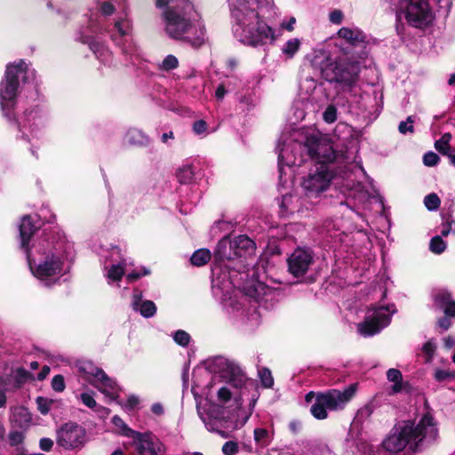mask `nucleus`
<instances>
[{
	"mask_svg": "<svg viewBox=\"0 0 455 455\" xmlns=\"http://www.w3.org/2000/svg\"><path fill=\"white\" fill-rule=\"evenodd\" d=\"M273 8V0H230L232 32L242 44L259 46L275 40V31L263 16Z\"/></svg>",
	"mask_w": 455,
	"mask_h": 455,
	"instance_id": "nucleus-1",
	"label": "nucleus"
},
{
	"mask_svg": "<svg viewBox=\"0 0 455 455\" xmlns=\"http://www.w3.org/2000/svg\"><path fill=\"white\" fill-rule=\"evenodd\" d=\"M161 11L164 31L172 39L183 41L194 48L204 44L205 28L190 0H154Z\"/></svg>",
	"mask_w": 455,
	"mask_h": 455,
	"instance_id": "nucleus-2",
	"label": "nucleus"
},
{
	"mask_svg": "<svg viewBox=\"0 0 455 455\" xmlns=\"http://www.w3.org/2000/svg\"><path fill=\"white\" fill-rule=\"evenodd\" d=\"M69 243L55 236L33 241L25 251L33 275L46 286L54 283L64 273Z\"/></svg>",
	"mask_w": 455,
	"mask_h": 455,
	"instance_id": "nucleus-3",
	"label": "nucleus"
},
{
	"mask_svg": "<svg viewBox=\"0 0 455 455\" xmlns=\"http://www.w3.org/2000/svg\"><path fill=\"white\" fill-rule=\"evenodd\" d=\"M438 437L436 422L430 412L425 413L417 426L411 421L396 424L383 440V448L391 453L402 451L407 445L413 451L421 450L424 443H433Z\"/></svg>",
	"mask_w": 455,
	"mask_h": 455,
	"instance_id": "nucleus-4",
	"label": "nucleus"
},
{
	"mask_svg": "<svg viewBox=\"0 0 455 455\" xmlns=\"http://www.w3.org/2000/svg\"><path fill=\"white\" fill-rule=\"evenodd\" d=\"M307 150V157L315 159L316 164H325L332 162L335 159V151L330 140L323 136L318 132H314L306 136L303 144L292 143L283 146L279 149L278 153V166H279V178L281 183H286V175L284 167L291 168L292 166H300L306 158L303 156L297 157L293 155L294 151Z\"/></svg>",
	"mask_w": 455,
	"mask_h": 455,
	"instance_id": "nucleus-5",
	"label": "nucleus"
},
{
	"mask_svg": "<svg viewBox=\"0 0 455 455\" xmlns=\"http://www.w3.org/2000/svg\"><path fill=\"white\" fill-rule=\"evenodd\" d=\"M20 78L24 84L36 79L35 70L28 68L22 60L7 65L4 78L0 83V105L4 115L9 119L12 117V110L16 103Z\"/></svg>",
	"mask_w": 455,
	"mask_h": 455,
	"instance_id": "nucleus-6",
	"label": "nucleus"
},
{
	"mask_svg": "<svg viewBox=\"0 0 455 455\" xmlns=\"http://www.w3.org/2000/svg\"><path fill=\"white\" fill-rule=\"evenodd\" d=\"M321 72L327 82L339 84L343 92H352L359 78L360 66L356 61H332L323 67Z\"/></svg>",
	"mask_w": 455,
	"mask_h": 455,
	"instance_id": "nucleus-7",
	"label": "nucleus"
},
{
	"mask_svg": "<svg viewBox=\"0 0 455 455\" xmlns=\"http://www.w3.org/2000/svg\"><path fill=\"white\" fill-rule=\"evenodd\" d=\"M355 391V385H350L343 391L332 389L327 393H319L310 411L315 419H324L328 416L327 410L342 409L352 399Z\"/></svg>",
	"mask_w": 455,
	"mask_h": 455,
	"instance_id": "nucleus-8",
	"label": "nucleus"
},
{
	"mask_svg": "<svg viewBox=\"0 0 455 455\" xmlns=\"http://www.w3.org/2000/svg\"><path fill=\"white\" fill-rule=\"evenodd\" d=\"M77 369L84 378L110 401H116L119 395V387L115 380L110 379L105 371L90 361H82L77 363Z\"/></svg>",
	"mask_w": 455,
	"mask_h": 455,
	"instance_id": "nucleus-9",
	"label": "nucleus"
},
{
	"mask_svg": "<svg viewBox=\"0 0 455 455\" xmlns=\"http://www.w3.org/2000/svg\"><path fill=\"white\" fill-rule=\"evenodd\" d=\"M395 312L394 304L374 306L369 308L364 321L357 324L358 332L364 337L379 333L390 323L391 317Z\"/></svg>",
	"mask_w": 455,
	"mask_h": 455,
	"instance_id": "nucleus-10",
	"label": "nucleus"
},
{
	"mask_svg": "<svg viewBox=\"0 0 455 455\" xmlns=\"http://www.w3.org/2000/svg\"><path fill=\"white\" fill-rule=\"evenodd\" d=\"M399 9L408 23L415 28L427 27L435 18L428 3L424 0H400Z\"/></svg>",
	"mask_w": 455,
	"mask_h": 455,
	"instance_id": "nucleus-11",
	"label": "nucleus"
},
{
	"mask_svg": "<svg viewBox=\"0 0 455 455\" xmlns=\"http://www.w3.org/2000/svg\"><path fill=\"white\" fill-rule=\"evenodd\" d=\"M332 178L333 173L327 164H315L303 179L301 186L307 196H317L330 187Z\"/></svg>",
	"mask_w": 455,
	"mask_h": 455,
	"instance_id": "nucleus-12",
	"label": "nucleus"
},
{
	"mask_svg": "<svg viewBox=\"0 0 455 455\" xmlns=\"http://www.w3.org/2000/svg\"><path fill=\"white\" fill-rule=\"evenodd\" d=\"M255 243L246 235H238L232 240L225 237L217 245L215 254L220 259H234L244 257L254 251Z\"/></svg>",
	"mask_w": 455,
	"mask_h": 455,
	"instance_id": "nucleus-13",
	"label": "nucleus"
},
{
	"mask_svg": "<svg viewBox=\"0 0 455 455\" xmlns=\"http://www.w3.org/2000/svg\"><path fill=\"white\" fill-rule=\"evenodd\" d=\"M132 447L136 455H164L165 451L163 443L149 433H134Z\"/></svg>",
	"mask_w": 455,
	"mask_h": 455,
	"instance_id": "nucleus-14",
	"label": "nucleus"
},
{
	"mask_svg": "<svg viewBox=\"0 0 455 455\" xmlns=\"http://www.w3.org/2000/svg\"><path fill=\"white\" fill-rule=\"evenodd\" d=\"M85 442V430L76 424L67 423L58 431L57 443L65 449H75Z\"/></svg>",
	"mask_w": 455,
	"mask_h": 455,
	"instance_id": "nucleus-15",
	"label": "nucleus"
},
{
	"mask_svg": "<svg viewBox=\"0 0 455 455\" xmlns=\"http://www.w3.org/2000/svg\"><path fill=\"white\" fill-rule=\"evenodd\" d=\"M313 261L311 251L298 248L287 259L289 272L295 277L303 276L308 271Z\"/></svg>",
	"mask_w": 455,
	"mask_h": 455,
	"instance_id": "nucleus-16",
	"label": "nucleus"
},
{
	"mask_svg": "<svg viewBox=\"0 0 455 455\" xmlns=\"http://www.w3.org/2000/svg\"><path fill=\"white\" fill-rule=\"evenodd\" d=\"M108 260L111 263L107 273L108 283L120 281L125 271H127V266L132 265V263L123 255L121 249L117 246L111 249Z\"/></svg>",
	"mask_w": 455,
	"mask_h": 455,
	"instance_id": "nucleus-17",
	"label": "nucleus"
},
{
	"mask_svg": "<svg viewBox=\"0 0 455 455\" xmlns=\"http://www.w3.org/2000/svg\"><path fill=\"white\" fill-rule=\"evenodd\" d=\"M131 306L145 318L152 317L156 312V304L151 300H143L142 291L139 289L133 290Z\"/></svg>",
	"mask_w": 455,
	"mask_h": 455,
	"instance_id": "nucleus-18",
	"label": "nucleus"
},
{
	"mask_svg": "<svg viewBox=\"0 0 455 455\" xmlns=\"http://www.w3.org/2000/svg\"><path fill=\"white\" fill-rule=\"evenodd\" d=\"M38 228L37 217L26 215L21 219L20 225V247L26 251L29 245L30 238Z\"/></svg>",
	"mask_w": 455,
	"mask_h": 455,
	"instance_id": "nucleus-19",
	"label": "nucleus"
},
{
	"mask_svg": "<svg viewBox=\"0 0 455 455\" xmlns=\"http://www.w3.org/2000/svg\"><path fill=\"white\" fill-rule=\"evenodd\" d=\"M201 419L204 421L205 427L211 432H217L222 436H225L224 431L221 429L227 427L226 421L223 418L219 417L215 411L214 407L210 410L206 414L198 411Z\"/></svg>",
	"mask_w": 455,
	"mask_h": 455,
	"instance_id": "nucleus-20",
	"label": "nucleus"
},
{
	"mask_svg": "<svg viewBox=\"0 0 455 455\" xmlns=\"http://www.w3.org/2000/svg\"><path fill=\"white\" fill-rule=\"evenodd\" d=\"M115 29L116 30L118 36L116 34L111 35L112 40L115 41L117 44H119L120 42L118 41V38L120 37L124 40V43L129 44V50L124 49L123 52L124 53L132 54V50L129 43V36L132 30L130 20L126 17L117 20L115 22Z\"/></svg>",
	"mask_w": 455,
	"mask_h": 455,
	"instance_id": "nucleus-21",
	"label": "nucleus"
},
{
	"mask_svg": "<svg viewBox=\"0 0 455 455\" xmlns=\"http://www.w3.org/2000/svg\"><path fill=\"white\" fill-rule=\"evenodd\" d=\"M247 298L240 291L234 290L231 294L225 293L222 299L223 307L228 313L240 311Z\"/></svg>",
	"mask_w": 455,
	"mask_h": 455,
	"instance_id": "nucleus-22",
	"label": "nucleus"
},
{
	"mask_svg": "<svg viewBox=\"0 0 455 455\" xmlns=\"http://www.w3.org/2000/svg\"><path fill=\"white\" fill-rule=\"evenodd\" d=\"M387 379L393 383L389 390L390 395L401 393L408 387V383L403 381L402 372L397 369H389L387 371Z\"/></svg>",
	"mask_w": 455,
	"mask_h": 455,
	"instance_id": "nucleus-23",
	"label": "nucleus"
},
{
	"mask_svg": "<svg viewBox=\"0 0 455 455\" xmlns=\"http://www.w3.org/2000/svg\"><path fill=\"white\" fill-rule=\"evenodd\" d=\"M338 36L353 45L363 43L366 39L363 32L357 28L343 27L338 31Z\"/></svg>",
	"mask_w": 455,
	"mask_h": 455,
	"instance_id": "nucleus-24",
	"label": "nucleus"
},
{
	"mask_svg": "<svg viewBox=\"0 0 455 455\" xmlns=\"http://www.w3.org/2000/svg\"><path fill=\"white\" fill-rule=\"evenodd\" d=\"M435 302L443 309L446 315L455 317V300L451 299V293L440 291L435 295Z\"/></svg>",
	"mask_w": 455,
	"mask_h": 455,
	"instance_id": "nucleus-25",
	"label": "nucleus"
},
{
	"mask_svg": "<svg viewBox=\"0 0 455 455\" xmlns=\"http://www.w3.org/2000/svg\"><path fill=\"white\" fill-rule=\"evenodd\" d=\"M125 140L132 146L144 147L150 143V139L142 131L131 128L125 134Z\"/></svg>",
	"mask_w": 455,
	"mask_h": 455,
	"instance_id": "nucleus-26",
	"label": "nucleus"
},
{
	"mask_svg": "<svg viewBox=\"0 0 455 455\" xmlns=\"http://www.w3.org/2000/svg\"><path fill=\"white\" fill-rule=\"evenodd\" d=\"M11 421L20 428H27L30 424L31 416L26 408L16 407L12 411Z\"/></svg>",
	"mask_w": 455,
	"mask_h": 455,
	"instance_id": "nucleus-27",
	"label": "nucleus"
},
{
	"mask_svg": "<svg viewBox=\"0 0 455 455\" xmlns=\"http://www.w3.org/2000/svg\"><path fill=\"white\" fill-rule=\"evenodd\" d=\"M29 116H30L28 117L26 122H24L23 128L27 129V122H28L30 135L33 138H39L42 134L41 128L43 126V121H42L41 117L37 116L36 114L33 115V113L31 112L29 114Z\"/></svg>",
	"mask_w": 455,
	"mask_h": 455,
	"instance_id": "nucleus-28",
	"label": "nucleus"
},
{
	"mask_svg": "<svg viewBox=\"0 0 455 455\" xmlns=\"http://www.w3.org/2000/svg\"><path fill=\"white\" fill-rule=\"evenodd\" d=\"M218 400L223 405L228 403L234 397V402L236 405V408H240L242 405L241 397H235V395L232 393L230 387L228 386H222L217 390Z\"/></svg>",
	"mask_w": 455,
	"mask_h": 455,
	"instance_id": "nucleus-29",
	"label": "nucleus"
},
{
	"mask_svg": "<svg viewBox=\"0 0 455 455\" xmlns=\"http://www.w3.org/2000/svg\"><path fill=\"white\" fill-rule=\"evenodd\" d=\"M176 176L180 183L188 184L194 180L195 171L192 164H186L178 168Z\"/></svg>",
	"mask_w": 455,
	"mask_h": 455,
	"instance_id": "nucleus-30",
	"label": "nucleus"
},
{
	"mask_svg": "<svg viewBox=\"0 0 455 455\" xmlns=\"http://www.w3.org/2000/svg\"><path fill=\"white\" fill-rule=\"evenodd\" d=\"M90 48L100 61L108 65L111 64L112 54L107 47L100 43H92Z\"/></svg>",
	"mask_w": 455,
	"mask_h": 455,
	"instance_id": "nucleus-31",
	"label": "nucleus"
},
{
	"mask_svg": "<svg viewBox=\"0 0 455 455\" xmlns=\"http://www.w3.org/2000/svg\"><path fill=\"white\" fill-rule=\"evenodd\" d=\"M211 251L207 249H199L196 251L190 258L194 266L201 267L205 265L211 259Z\"/></svg>",
	"mask_w": 455,
	"mask_h": 455,
	"instance_id": "nucleus-32",
	"label": "nucleus"
},
{
	"mask_svg": "<svg viewBox=\"0 0 455 455\" xmlns=\"http://www.w3.org/2000/svg\"><path fill=\"white\" fill-rule=\"evenodd\" d=\"M254 441L260 447H267L271 443L272 437L265 428H255L253 432Z\"/></svg>",
	"mask_w": 455,
	"mask_h": 455,
	"instance_id": "nucleus-33",
	"label": "nucleus"
},
{
	"mask_svg": "<svg viewBox=\"0 0 455 455\" xmlns=\"http://www.w3.org/2000/svg\"><path fill=\"white\" fill-rule=\"evenodd\" d=\"M301 45V42L298 38H292L288 40L282 47V52L289 59L298 52Z\"/></svg>",
	"mask_w": 455,
	"mask_h": 455,
	"instance_id": "nucleus-34",
	"label": "nucleus"
},
{
	"mask_svg": "<svg viewBox=\"0 0 455 455\" xmlns=\"http://www.w3.org/2000/svg\"><path fill=\"white\" fill-rule=\"evenodd\" d=\"M25 439L24 433L22 431L12 430L8 435V441L11 446L16 447L17 451L21 454L23 448L21 444Z\"/></svg>",
	"mask_w": 455,
	"mask_h": 455,
	"instance_id": "nucleus-35",
	"label": "nucleus"
},
{
	"mask_svg": "<svg viewBox=\"0 0 455 455\" xmlns=\"http://www.w3.org/2000/svg\"><path fill=\"white\" fill-rule=\"evenodd\" d=\"M451 139V135L450 133H444L440 140H436L435 143V149L443 154L448 156V154L452 151V149L450 148L449 143Z\"/></svg>",
	"mask_w": 455,
	"mask_h": 455,
	"instance_id": "nucleus-36",
	"label": "nucleus"
},
{
	"mask_svg": "<svg viewBox=\"0 0 455 455\" xmlns=\"http://www.w3.org/2000/svg\"><path fill=\"white\" fill-rule=\"evenodd\" d=\"M80 400L82 403L90 409H95L97 411H100V409L103 410L106 413H109V411L104 407L98 406L92 393H82L80 395Z\"/></svg>",
	"mask_w": 455,
	"mask_h": 455,
	"instance_id": "nucleus-37",
	"label": "nucleus"
},
{
	"mask_svg": "<svg viewBox=\"0 0 455 455\" xmlns=\"http://www.w3.org/2000/svg\"><path fill=\"white\" fill-rule=\"evenodd\" d=\"M429 248L433 253L440 254L446 249V243L440 235H435L431 239Z\"/></svg>",
	"mask_w": 455,
	"mask_h": 455,
	"instance_id": "nucleus-38",
	"label": "nucleus"
},
{
	"mask_svg": "<svg viewBox=\"0 0 455 455\" xmlns=\"http://www.w3.org/2000/svg\"><path fill=\"white\" fill-rule=\"evenodd\" d=\"M424 204L428 211H436L441 204V200L435 193H431L425 196Z\"/></svg>",
	"mask_w": 455,
	"mask_h": 455,
	"instance_id": "nucleus-39",
	"label": "nucleus"
},
{
	"mask_svg": "<svg viewBox=\"0 0 455 455\" xmlns=\"http://www.w3.org/2000/svg\"><path fill=\"white\" fill-rule=\"evenodd\" d=\"M112 422L116 427H118L122 431V434L125 436L132 437L134 435V433H137L136 431H133L132 429L129 428L119 416H114L112 419Z\"/></svg>",
	"mask_w": 455,
	"mask_h": 455,
	"instance_id": "nucleus-40",
	"label": "nucleus"
},
{
	"mask_svg": "<svg viewBox=\"0 0 455 455\" xmlns=\"http://www.w3.org/2000/svg\"><path fill=\"white\" fill-rule=\"evenodd\" d=\"M357 449L360 455H379L378 448L364 441L358 443Z\"/></svg>",
	"mask_w": 455,
	"mask_h": 455,
	"instance_id": "nucleus-41",
	"label": "nucleus"
},
{
	"mask_svg": "<svg viewBox=\"0 0 455 455\" xmlns=\"http://www.w3.org/2000/svg\"><path fill=\"white\" fill-rule=\"evenodd\" d=\"M258 375L260 379L262 385L265 387H271L274 384V379L272 377L271 371L267 368H261L258 371Z\"/></svg>",
	"mask_w": 455,
	"mask_h": 455,
	"instance_id": "nucleus-42",
	"label": "nucleus"
},
{
	"mask_svg": "<svg viewBox=\"0 0 455 455\" xmlns=\"http://www.w3.org/2000/svg\"><path fill=\"white\" fill-rule=\"evenodd\" d=\"M178 65V59L174 55L169 54L164 58V60L160 64V68L164 71H169L176 68Z\"/></svg>",
	"mask_w": 455,
	"mask_h": 455,
	"instance_id": "nucleus-43",
	"label": "nucleus"
},
{
	"mask_svg": "<svg viewBox=\"0 0 455 455\" xmlns=\"http://www.w3.org/2000/svg\"><path fill=\"white\" fill-rule=\"evenodd\" d=\"M173 339L178 345L186 347L190 341V336L187 331L179 330L173 333Z\"/></svg>",
	"mask_w": 455,
	"mask_h": 455,
	"instance_id": "nucleus-44",
	"label": "nucleus"
},
{
	"mask_svg": "<svg viewBox=\"0 0 455 455\" xmlns=\"http://www.w3.org/2000/svg\"><path fill=\"white\" fill-rule=\"evenodd\" d=\"M323 120L328 124H332L337 119V108L333 105H329L323 114Z\"/></svg>",
	"mask_w": 455,
	"mask_h": 455,
	"instance_id": "nucleus-45",
	"label": "nucleus"
},
{
	"mask_svg": "<svg viewBox=\"0 0 455 455\" xmlns=\"http://www.w3.org/2000/svg\"><path fill=\"white\" fill-rule=\"evenodd\" d=\"M52 403V400L44 397H38L36 399L37 408L43 415H46L49 412Z\"/></svg>",
	"mask_w": 455,
	"mask_h": 455,
	"instance_id": "nucleus-46",
	"label": "nucleus"
},
{
	"mask_svg": "<svg viewBox=\"0 0 455 455\" xmlns=\"http://www.w3.org/2000/svg\"><path fill=\"white\" fill-rule=\"evenodd\" d=\"M454 378H455V372L448 371V370L437 369L435 371V379L439 382L452 379Z\"/></svg>",
	"mask_w": 455,
	"mask_h": 455,
	"instance_id": "nucleus-47",
	"label": "nucleus"
},
{
	"mask_svg": "<svg viewBox=\"0 0 455 455\" xmlns=\"http://www.w3.org/2000/svg\"><path fill=\"white\" fill-rule=\"evenodd\" d=\"M239 451L238 443L233 441L226 442L222 446V452L225 455H235Z\"/></svg>",
	"mask_w": 455,
	"mask_h": 455,
	"instance_id": "nucleus-48",
	"label": "nucleus"
},
{
	"mask_svg": "<svg viewBox=\"0 0 455 455\" xmlns=\"http://www.w3.org/2000/svg\"><path fill=\"white\" fill-rule=\"evenodd\" d=\"M440 157L435 152H427L424 155L423 163L427 166H435L438 164Z\"/></svg>",
	"mask_w": 455,
	"mask_h": 455,
	"instance_id": "nucleus-49",
	"label": "nucleus"
},
{
	"mask_svg": "<svg viewBox=\"0 0 455 455\" xmlns=\"http://www.w3.org/2000/svg\"><path fill=\"white\" fill-rule=\"evenodd\" d=\"M414 123L412 116H408L406 121H403L399 124L398 130L401 133L405 134L407 132H413Z\"/></svg>",
	"mask_w": 455,
	"mask_h": 455,
	"instance_id": "nucleus-50",
	"label": "nucleus"
},
{
	"mask_svg": "<svg viewBox=\"0 0 455 455\" xmlns=\"http://www.w3.org/2000/svg\"><path fill=\"white\" fill-rule=\"evenodd\" d=\"M52 387L57 392H61L65 389L64 378L61 375H56L52 380Z\"/></svg>",
	"mask_w": 455,
	"mask_h": 455,
	"instance_id": "nucleus-51",
	"label": "nucleus"
},
{
	"mask_svg": "<svg viewBox=\"0 0 455 455\" xmlns=\"http://www.w3.org/2000/svg\"><path fill=\"white\" fill-rule=\"evenodd\" d=\"M343 19H344L343 12L340 10H338V9L333 10L329 14V20L332 24L339 25V24H340L343 21Z\"/></svg>",
	"mask_w": 455,
	"mask_h": 455,
	"instance_id": "nucleus-52",
	"label": "nucleus"
},
{
	"mask_svg": "<svg viewBox=\"0 0 455 455\" xmlns=\"http://www.w3.org/2000/svg\"><path fill=\"white\" fill-rule=\"evenodd\" d=\"M450 234L455 235V220L447 221L441 230V235L443 236H447Z\"/></svg>",
	"mask_w": 455,
	"mask_h": 455,
	"instance_id": "nucleus-53",
	"label": "nucleus"
},
{
	"mask_svg": "<svg viewBox=\"0 0 455 455\" xmlns=\"http://www.w3.org/2000/svg\"><path fill=\"white\" fill-rule=\"evenodd\" d=\"M193 131L196 134L201 135L206 132L207 124L204 120H198L193 124Z\"/></svg>",
	"mask_w": 455,
	"mask_h": 455,
	"instance_id": "nucleus-54",
	"label": "nucleus"
},
{
	"mask_svg": "<svg viewBox=\"0 0 455 455\" xmlns=\"http://www.w3.org/2000/svg\"><path fill=\"white\" fill-rule=\"evenodd\" d=\"M438 4L439 12L443 14H448L452 4V0H436Z\"/></svg>",
	"mask_w": 455,
	"mask_h": 455,
	"instance_id": "nucleus-55",
	"label": "nucleus"
},
{
	"mask_svg": "<svg viewBox=\"0 0 455 455\" xmlns=\"http://www.w3.org/2000/svg\"><path fill=\"white\" fill-rule=\"evenodd\" d=\"M148 274H149V271L147 268L143 267L142 273H140L138 271H132V272L128 273L126 277H127L128 281L134 282L137 279H139L140 276L147 275Z\"/></svg>",
	"mask_w": 455,
	"mask_h": 455,
	"instance_id": "nucleus-56",
	"label": "nucleus"
},
{
	"mask_svg": "<svg viewBox=\"0 0 455 455\" xmlns=\"http://www.w3.org/2000/svg\"><path fill=\"white\" fill-rule=\"evenodd\" d=\"M291 201H292V196L291 195L287 194L282 197L279 205L283 212H285L289 210Z\"/></svg>",
	"mask_w": 455,
	"mask_h": 455,
	"instance_id": "nucleus-57",
	"label": "nucleus"
},
{
	"mask_svg": "<svg viewBox=\"0 0 455 455\" xmlns=\"http://www.w3.org/2000/svg\"><path fill=\"white\" fill-rule=\"evenodd\" d=\"M216 365L219 367L227 368L230 373L235 372L234 365L228 362L225 358H219L216 360Z\"/></svg>",
	"mask_w": 455,
	"mask_h": 455,
	"instance_id": "nucleus-58",
	"label": "nucleus"
},
{
	"mask_svg": "<svg viewBox=\"0 0 455 455\" xmlns=\"http://www.w3.org/2000/svg\"><path fill=\"white\" fill-rule=\"evenodd\" d=\"M39 446L41 450L44 451H49L52 450L53 446V441L50 438H42L39 442Z\"/></svg>",
	"mask_w": 455,
	"mask_h": 455,
	"instance_id": "nucleus-59",
	"label": "nucleus"
},
{
	"mask_svg": "<svg viewBox=\"0 0 455 455\" xmlns=\"http://www.w3.org/2000/svg\"><path fill=\"white\" fill-rule=\"evenodd\" d=\"M115 12V7L111 3L106 2L101 5V12L106 16H109Z\"/></svg>",
	"mask_w": 455,
	"mask_h": 455,
	"instance_id": "nucleus-60",
	"label": "nucleus"
},
{
	"mask_svg": "<svg viewBox=\"0 0 455 455\" xmlns=\"http://www.w3.org/2000/svg\"><path fill=\"white\" fill-rule=\"evenodd\" d=\"M139 397L134 395H132L127 398L124 406L128 409H133L139 403Z\"/></svg>",
	"mask_w": 455,
	"mask_h": 455,
	"instance_id": "nucleus-61",
	"label": "nucleus"
},
{
	"mask_svg": "<svg viewBox=\"0 0 455 455\" xmlns=\"http://www.w3.org/2000/svg\"><path fill=\"white\" fill-rule=\"evenodd\" d=\"M435 350V346L432 341H427L423 346V351L429 356L433 355Z\"/></svg>",
	"mask_w": 455,
	"mask_h": 455,
	"instance_id": "nucleus-62",
	"label": "nucleus"
},
{
	"mask_svg": "<svg viewBox=\"0 0 455 455\" xmlns=\"http://www.w3.org/2000/svg\"><path fill=\"white\" fill-rule=\"evenodd\" d=\"M227 93V91L224 87L223 84H220L218 86L217 90H216V92H215V96L218 100H222L224 98V96L226 95Z\"/></svg>",
	"mask_w": 455,
	"mask_h": 455,
	"instance_id": "nucleus-63",
	"label": "nucleus"
},
{
	"mask_svg": "<svg viewBox=\"0 0 455 455\" xmlns=\"http://www.w3.org/2000/svg\"><path fill=\"white\" fill-rule=\"evenodd\" d=\"M152 411L156 415H162L164 413V407L161 403H154L151 407Z\"/></svg>",
	"mask_w": 455,
	"mask_h": 455,
	"instance_id": "nucleus-64",
	"label": "nucleus"
}]
</instances>
